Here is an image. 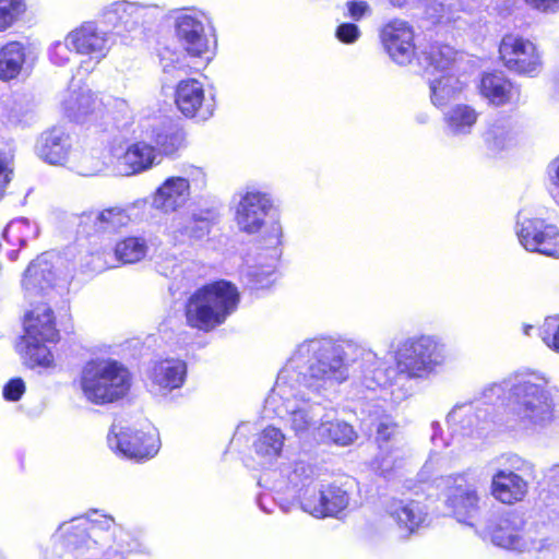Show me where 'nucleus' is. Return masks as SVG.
<instances>
[{
	"mask_svg": "<svg viewBox=\"0 0 559 559\" xmlns=\"http://www.w3.org/2000/svg\"><path fill=\"white\" fill-rule=\"evenodd\" d=\"M281 371H288V381L311 391L342 383L350 374L357 385L376 391L389 385L390 373L395 372L371 349L332 338L305 341Z\"/></svg>",
	"mask_w": 559,
	"mask_h": 559,
	"instance_id": "1",
	"label": "nucleus"
},
{
	"mask_svg": "<svg viewBox=\"0 0 559 559\" xmlns=\"http://www.w3.org/2000/svg\"><path fill=\"white\" fill-rule=\"evenodd\" d=\"M548 384V379L539 372H516L501 383L486 386L484 396L491 400L508 390L511 412L519 426L535 431L547 427L555 418V401Z\"/></svg>",
	"mask_w": 559,
	"mask_h": 559,
	"instance_id": "2",
	"label": "nucleus"
},
{
	"mask_svg": "<svg viewBox=\"0 0 559 559\" xmlns=\"http://www.w3.org/2000/svg\"><path fill=\"white\" fill-rule=\"evenodd\" d=\"M288 371H280L275 385L265 400V408L286 419L299 439L316 437L320 407L309 403L301 386L288 381Z\"/></svg>",
	"mask_w": 559,
	"mask_h": 559,
	"instance_id": "3",
	"label": "nucleus"
},
{
	"mask_svg": "<svg viewBox=\"0 0 559 559\" xmlns=\"http://www.w3.org/2000/svg\"><path fill=\"white\" fill-rule=\"evenodd\" d=\"M239 293L229 282L218 281L198 289L187 301L188 325L209 332L223 324L238 306Z\"/></svg>",
	"mask_w": 559,
	"mask_h": 559,
	"instance_id": "4",
	"label": "nucleus"
},
{
	"mask_svg": "<svg viewBox=\"0 0 559 559\" xmlns=\"http://www.w3.org/2000/svg\"><path fill=\"white\" fill-rule=\"evenodd\" d=\"M80 386L88 402L97 405L112 403L128 393L130 373L116 360H91L82 369Z\"/></svg>",
	"mask_w": 559,
	"mask_h": 559,
	"instance_id": "5",
	"label": "nucleus"
},
{
	"mask_svg": "<svg viewBox=\"0 0 559 559\" xmlns=\"http://www.w3.org/2000/svg\"><path fill=\"white\" fill-rule=\"evenodd\" d=\"M394 359L400 374L407 379H424L444 365L445 345L431 335L407 337L397 344Z\"/></svg>",
	"mask_w": 559,
	"mask_h": 559,
	"instance_id": "6",
	"label": "nucleus"
},
{
	"mask_svg": "<svg viewBox=\"0 0 559 559\" xmlns=\"http://www.w3.org/2000/svg\"><path fill=\"white\" fill-rule=\"evenodd\" d=\"M447 481L450 484L447 493L448 508L459 522L474 526L483 500L479 476L475 473H464L449 476Z\"/></svg>",
	"mask_w": 559,
	"mask_h": 559,
	"instance_id": "7",
	"label": "nucleus"
},
{
	"mask_svg": "<svg viewBox=\"0 0 559 559\" xmlns=\"http://www.w3.org/2000/svg\"><path fill=\"white\" fill-rule=\"evenodd\" d=\"M515 233L525 250L559 258V229L556 225L520 212Z\"/></svg>",
	"mask_w": 559,
	"mask_h": 559,
	"instance_id": "8",
	"label": "nucleus"
},
{
	"mask_svg": "<svg viewBox=\"0 0 559 559\" xmlns=\"http://www.w3.org/2000/svg\"><path fill=\"white\" fill-rule=\"evenodd\" d=\"M107 439L111 450L128 459H150L159 449L155 433L133 430L121 423L112 424Z\"/></svg>",
	"mask_w": 559,
	"mask_h": 559,
	"instance_id": "9",
	"label": "nucleus"
},
{
	"mask_svg": "<svg viewBox=\"0 0 559 559\" xmlns=\"http://www.w3.org/2000/svg\"><path fill=\"white\" fill-rule=\"evenodd\" d=\"M499 53L504 66L511 71L535 75L542 69V57L536 45L522 36L514 34L503 36Z\"/></svg>",
	"mask_w": 559,
	"mask_h": 559,
	"instance_id": "10",
	"label": "nucleus"
},
{
	"mask_svg": "<svg viewBox=\"0 0 559 559\" xmlns=\"http://www.w3.org/2000/svg\"><path fill=\"white\" fill-rule=\"evenodd\" d=\"M68 43L80 56L88 58L90 62L99 63L108 55L114 45L112 36L94 22H84L68 33Z\"/></svg>",
	"mask_w": 559,
	"mask_h": 559,
	"instance_id": "11",
	"label": "nucleus"
},
{
	"mask_svg": "<svg viewBox=\"0 0 559 559\" xmlns=\"http://www.w3.org/2000/svg\"><path fill=\"white\" fill-rule=\"evenodd\" d=\"M349 502L347 492L338 486H326L319 490L307 489L301 499V509L314 518L335 516Z\"/></svg>",
	"mask_w": 559,
	"mask_h": 559,
	"instance_id": "12",
	"label": "nucleus"
},
{
	"mask_svg": "<svg viewBox=\"0 0 559 559\" xmlns=\"http://www.w3.org/2000/svg\"><path fill=\"white\" fill-rule=\"evenodd\" d=\"M176 36L181 47L192 57H201L210 49L204 17L195 13H185L176 19Z\"/></svg>",
	"mask_w": 559,
	"mask_h": 559,
	"instance_id": "13",
	"label": "nucleus"
},
{
	"mask_svg": "<svg viewBox=\"0 0 559 559\" xmlns=\"http://www.w3.org/2000/svg\"><path fill=\"white\" fill-rule=\"evenodd\" d=\"M381 39L393 61L399 64L411 62L415 55L414 32L406 22H389L381 31Z\"/></svg>",
	"mask_w": 559,
	"mask_h": 559,
	"instance_id": "14",
	"label": "nucleus"
},
{
	"mask_svg": "<svg viewBox=\"0 0 559 559\" xmlns=\"http://www.w3.org/2000/svg\"><path fill=\"white\" fill-rule=\"evenodd\" d=\"M488 534L496 546L510 550L540 551L546 547V539L520 533L509 519H500Z\"/></svg>",
	"mask_w": 559,
	"mask_h": 559,
	"instance_id": "15",
	"label": "nucleus"
},
{
	"mask_svg": "<svg viewBox=\"0 0 559 559\" xmlns=\"http://www.w3.org/2000/svg\"><path fill=\"white\" fill-rule=\"evenodd\" d=\"M271 207L272 202L266 194L247 192L237 206L236 219L239 228L248 234L259 231Z\"/></svg>",
	"mask_w": 559,
	"mask_h": 559,
	"instance_id": "16",
	"label": "nucleus"
},
{
	"mask_svg": "<svg viewBox=\"0 0 559 559\" xmlns=\"http://www.w3.org/2000/svg\"><path fill=\"white\" fill-rule=\"evenodd\" d=\"M147 14V8L135 2L117 1L103 10L105 23L110 25L117 34L132 33L140 28Z\"/></svg>",
	"mask_w": 559,
	"mask_h": 559,
	"instance_id": "17",
	"label": "nucleus"
},
{
	"mask_svg": "<svg viewBox=\"0 0 559 559\" xmlns=\"http://www.w3.org/2000/svg\"><path fill=\"white\" fill-rule=\"evenodd\" d=\"M62 106L66 115L79 122H96L104 116L103 102L87 88L70 91Z\"/></svg>",
	"mask_w": 559,
	"mask_h": 559,
	"instance_id": "18",
	"label": "nucleus"
},
{
	"mask_svg": "<svg viewBox=\"0 0 559 559\" xmlns=\"http://www.w3.org/2000/svg\"><path fill=\"white\" fill-rule=\"evenodd\" d=\"M204 103V90L202 84L194 80L180 81L176 91V105L186 117H198L206 120L212 116L213 109Z\"/></svg>",
	"mask_w": 559,
	"mask_h": 559,
	"instance_id": "19",
	"label": "nucleus"
},
{
	"mask_svg": "<svg viewBox=\"0 0 559 559\" xmlns=\"http://www.w3.org/2000/svg\"><path fill=\"white\" fill-rule=\"evenodd\" d=\"M211 229L210 211H199L187 215L175 216L168 227V234L175 243H183L188 239H201Z\"/></svg>",
	"mask_w": 559,
	"mask_h": 559,
	"instance_id": "20",
	"label": "nucleus"
},
{
	"mask_svg": "<svg viewBox=\"0 0 559 559\" xmlns=\"http://www.w3.org/2000/svg\"><path fill=\"white\" fill-rule=\"evenodd\" d=\"M190 198V180L185 177H170L155 191L152 206L164 213L176 212Z\"/></svg>",
	"mask_w": 559,
	"mask_h": 559,
	"instance_id": "21",
	"label": "nucleus"
},
{
	"mask_svg": "<svg viewBox=\"0 0 559 559\" xmlns=\"http://www.w3.org/2000/svg\"><path fill=\"white\" fill-rule=\"evenodd\" d=\"M71 140L61 128H52L41 133L36 144V153L43 160L61 165L68 157Z\"/></svg>",
	"mask_w": 559,
	"mask_h": 559,
	"instance_id": "22",
	"label": "nucleus"
},
{
	"mask_svg": "<svg viewBox=\"0 0 559 559\" xmlns=\"http://www.w3.org/2000/svg\"><path fill=\"white\" fill-rule=\"evenodd\" d=\"M491 493L500 502L512 504L523 500L527 483L512 471L498 469L491 478Z\"/></svg>",
	"mask_w": 559,
	"mask_h": 559,
	"instance_id": "23",
	"label": "nucleus"
},
{
	"mask_svg": "<svg viewBox=\"0 0 559 559\" xmlns=\"http://www.w3.org/2000/svg\"><path fill=\"white\" fill-rule=\"evenodd\" d=\"M55 265L50 254L45 253L31 262L24 273L22 285L29 295H37L52 287L56 282Z\"/></svg>",
	"mask_w": 559,
	"mask_h": 559,
	"instance_id": "24",
	"label": "nucleus"
},
{
	"mask_svg": "<svg viewBox=\"0 0 559 559\" xmlns=\"http://www.w3.org/2000/svg\"><path fill=\"white\" fill-rule=\"evenodd\" d=\"M187 373L186 364L177 359H165L156 362L150 373L153 388L159 393H166L180 388Z\"/></svg>",
	"mask_w": 559,
	"mask_h": 559,
	"instance_id": "25",
	"label": "nucleus"
},
{
	"mask_svg": "<svg viewBox=\"0 0 559 559\" xmlns=\"http://www.w3.org/2000/svg\"><path fill=\"white\" fill-rule=\"evenodd\" d=\"M386 513L408 534L415 532L427 516L424 507L414 500L392 499L386 504Z\"/></svg>",
	"mask_w": 559,
	"mask_h": 559,
	"instance_id": "26",
	"label": "nucleus"
},
{
	"mask_svg": "<svg viewBox=\"0 0 559 559\" xmlns=\"http://www.w3.org/2000/svg\"><path fill=\"white\" fill-rule=\"evenodd\" d=\"M156 159L154 147L145 142H138L118 156V170L121 175L129 176L151 168Z\"/></svg>",
	"mask_w": 559,
	"mask_h": 559,
	"instance_id": "27",
	"label": "nucleus"
},
{
	"mask_svg": "<svg viewBox=\"0 0 559 559\" xmlns=\"http://www.w3.org/2000/svg\"><path fill=\"white\" fill-rule=\"evenodd\" d=\"M24 325L26 340L55 342L58 337L52 311L47 306L29 311L25 317Z\"/></svg>",
	"mask_w": 559,
	"mask_h": 559,
	"instance_id": "28",
	"label": "nucleus"
},
{
	"mask_svg": "<svg viewBox=\"0 0 559 559\" xmlns=\"http://www.w3.org/2000/svg\"><path fill=\"white\" fill-rule=\"evenodd\" d=\"M427 78L430 98L436 107H444L454 100L463 90L460 80L452 72L425 75Z\"/></svg>",
	"mask_w": 559,
	"mask_h": 559,
	"instance_id": "29",
	"label": "nucleus"
},
{
	"mask_svg": "<svg viewBox=\"0 0 559 559\" xmlns=\"http://www.w3.org/2000/svg\"><path fill=\"white\" fill-rule=\"evenodd\" d=\"M448 425L453 435L475 436L483 429L481 416L473 404L456 405L448 415Z\"/></svg>",
	"mask_w": 559,
	"mask_h": 559,
	"instance_id": "30",
	"label": "nucleus"
},
{
	"mask_svg": "<svg viewBox=\"0 0 559 559\" xmlns=\"http://www.w3.org/2000/svg\"><path fill=\"white\" fill-rule=\"evenodd\" d=\"M408 457V449L403 440H394L391 444H380L379 453L374 457L373 468L386 477L394 471L402 468Z\"/></svg>",
	"mask_w": 559,
	"mask_h": 559,
	"instance_id": "31",
	"label": "nucleus"
},
{
	"mask_svg": "<svg viewBox=\"0 0 559 559\" xmlns=\"http://www.w3.org/2000/svg\"><path fill=\"white\" fill-rule=\"evenodd\" d=\"M26 61V46L17 40L7 43L0 49V80L19 76Z\"/></svg>",
	"mask_w": 559,
	"mask_h": 559,
	"instance_id": "32",
	"label": "nucleus"
},
{
	"mask_svg": "<svg viewBox=\"0 0 559 559\" xmlns=\"http://www.w3.org/2000/svg\"><path fill=\"white\" fill-rule=\"evenodd\" d=\"M481 95L491 104L504 105L518 95V91L510 81L497 73H487L483 76L479 85Z\"/></svg>",
	"mask_w": 559,
	"mask_h": 559,
	"instance_id": "33",
	"label": "nucleus"
},
{
	"mask_svg": "<svg viewBox=\"0 0 559 559\" xmlns=\"http://www.w3.org/2000/svg\"><path fill=\"white\" fill-rule=\"evenodd\" d=\"M457 52L449 45H432L423 53L425 75L451 72Z\"/></svg>",
	"mask_w": 559,
	"mask_h": 559,
	"instance_id": "34",
	"label": "nucleus"
},
{
	"mask_svg": "<svg viewBox=\"0 0 559 559\" xmlns=\"http://www.w3.org/2000/svg\"><path fill=\"white\" fill-rule=\"evenodd\" d=\"M515 128L510 119L499 118L490 122L483 134L484 142L490 152H500L515 141Z\"/></svg>",
	"mask_w": 559,
	"mask_h": 559,
	"instance_id": "35",
	"label": "nucleus"
},
{
	"mask_svg": "<svg viewBox=\"0 0 559 559\" xmlns=\"http://www.w3.org/2000/svg\"><path fill=\"white\" fill-rule=\"evenodd\" d=\"M478 119V114L468 105H456L444 117L445 132L452 136L469 134Z\"/></svg>",
	"mask_w": 559,
	"mask_h": 559,
	"instance_id": "36",
	"label": "nucleus"
},
{
	"mask_svg": "<svg viewBox=\"0 0 559 559\" xmlns=\"http://www.w3.org/2000/svg\"><path fill=\"white\" fill-rule=\"evenodd\" d=\"M96 233L115 234L129 225L131 218L124 209L115 206L86 215Z\"/></svg>",
	"mask_w": 559,
	"mask_h": 559,
	"instance_id": "37",
	"label": "nucleus"
},
{
	"mask_svg": "<svg viewBox=\"0 0 559 559\" xmlns=\"http://www.w3.org/2000/svg\"><path fill=\"white\" fill-rule=\"evenodd\" d=\"M284 440L281 429L269 426L258 436L253 447L259 456L271 463L281 455Z\"/></svg>",
	"mask_w": 559,
	"mask_h": 559,
	"instance_id": "38",
	"label": "nucleus"
},
{
	"mask_svg": "<svg viewBox=\"0 0 559 559\" xmlns=\"http://www.w3.org/2000/svg\"><path fill=\"white\" fill-rule=\"evenodd\" d=\"M316 438L347 445L354 441L356 433L350 425L344 421H322L317 428Z\"/></svg>",
	"mask_w": 559,
	"mask_h": 559,
	"instance_id": "39",
	"label": "nucleus"
},
{
	"mask_svg": "<svg viewBox=\"0 0 559 559\" xmlns=\"http://www.w3.org/2000/svg\"><path fill=\"white\" fill-rule=\"evenodd\" d=\"M183 134L181 129L168 121L154 130V142L165 155H173L182 145Z\"/></svg>",
	"mask_w": 559,
	"mask_h": 559,
	"instance_id": "40",
	"label": "nucleus"
},
{
	"mask_svg": "<svg viewBox=\"0 0 559 559\" xmlns=\"http://www.w3.org/2000/svg\"><path fill=\"white\" fill-rule=\"evenodd\" d=\"M148 246L143 237H127L116 245L115 253L123 263L141 261L147 253Z\"/></svg>",
	"mask_w": 559,
	"mask_h": 559,
	"instance_id": "41",
	"label": "nucleus"
},
{
	"mask_svg": "<svg viewBox=\"0 0 559 559\" xmlns=\"http://www.w3.org/2000/svg\"><path fill=\"white\" fill-rule=\"evenodd\" d=\"M87 522L85 520H73L60 524L58 534L64 536L68 547L79 548L87 542L86 533Z\"/></svg>",
	"mask_w": 559,
	"mask_h": 559,
	"instance_id": "42",
	"label": "nucleus"
},
{
	"mask_svg": "<svg viewBox=\"0 0 559 559\" xmlns=\"http://www.w3.org/2000/svg\"><path fill=\"white\" fill-rule=\"evenodd\" d=\"M25 10L24 0H0V32L10 28Z\"/></svg>",
	"mask_w": 559,
	"mask_h": 559,
	"instance_id": "43",
	"label": "nucleus"
},
{
	"mask_svg": "<svg viewBox=\"0 0 559 559\" xmlns=\"http://www.w3.org/2000/svg\"><path fill=\"white\" fill-rule=\"evenodd\" d=\"M27 342V355L29 359L38 366L50 367L53 362V356L50 349L41 344L45 341H33L26 340Z\"/></svg>",
	"mask_w": 559,
	"mask_h": 559,
	"instance_id": "44",
	"label": "nucleus"
},
{
	"mask_svg": "<svg viewBox=\"0 0 559 559\" xmlns=\"http://www.w3.org/2000/svg\"><path fill=\"white\" fill-rule=\"evenodd\" d=\"M73 52L72 44L68 43V35L63 41L58 40L51 44L48 50L50 61L58 67L69 64Z\"/></svg>",
	"mask_w": 559,
	"mask_h": 559,
	"instance_id": "45",
	"label": "nucleus"
},
{
	"mask_svg": "<svg viewBox=\"0 0 559 559\" xmlns=\"http://www.w3.org/2000/svg\"><path fill=\"white\" fill-rule=\"evenodd\" d=\"M542 337L548 347L559 353V317H549L545 320Z\"/></svg>",
	"mask_w": 559,
	"mask_h": 559,
	"instance_id": "46",
	"label": "nucleus"
},
{
	"mask_svg": "<svg viewBox=\"0 0 559 559\" xmlns=\"http://www.w3.org/2000/svg\"><path fill=\"white\" fill-rule=\"evenodd\" d=\"M377 442L380 445L394 443V440H401L397 437L395 423L390 417L382 418L377 425Z\"/></svg>",
	"mask_w": 559,
	"mask_h": 559,
	"instance_id": "47",
	"label": "nucleus"
},
{
	"mask_svg": "<svg viewBox=\"0 0 559 559\" xmlns=\"http://www.w3.org/2000/svg\"><path fill=\"white\" fill-rule=\"evenodd\" d=\"M438 8H435V14L431 17L438 22H451L460 19L456 14L461 10V2L459 0H450L445 2H439Z\"/></svg>",
	"mask_w": 559,
	"mask_h": 559,
	"instance_id": "48",
	"label": "nucleus"
},
{
	"mask_svg": "<svg viewBox=\"0 0 559 559\" xmlns=\"http://www.w3.org/2000/svg\"><path fill=\"white\" fill-rule=\"evenodd\" d=\"M335 36L344 44H353L359 38L360 31L356 24L343 23L337 26Z\"/></svg>",
	"mask_w": 559,
	"mask_h": 559,
	"instance_id": "49",
	"label": "nucleus"
},
{
	"mask_svg": "<svg viewBox=\"0 0 559 559\" xmlns=\"http://www.w3.org/2000/svg\"><path fill=\"white\" fill-rule=\"evenodd\" d=\"M12 173V157L0 150V197L3 193L5 186L10 182Z\"/></svg>",
	"mask_w": 559,
	"mask_h": 559,
	"instance_id": "50",
	"label": "nucleus"
},
{
	"mask_svg": "<svg viewBox=\"0 0 559 559\" xmlns=\"http://www.w3.org/2000/svg\"><path fill=\"white\" fill-rule=\"evenodd\" d=\"M448 459L433 450L423 467V474H433L447 469Z\"/></svg>",
	"mask_w": 559,
	"mask_h": 559,
	"instance_id": "51",
	"label": "nucleus"
},
{
	"mask_svg": "<svg viewBox=\"0 0 559 559\" xmlns=\"http://www.w3.org/2000/svg\"><path fill=\"white\" fill-rule=\"evenodd\" d=\"M25 391V384L22 379L10 380L3 388V396L8 401H19Z\"/></svg>",
	"mask_w": 559,
	"mask_h": 559,
	"instance_id": "52",
	"label": "nucleus"
},
{
	"mask_svg": "<svg viewBox=\"0 0 559 559\" xmlns=\"http://www.w3.org/2000/svg\"><path fill=\"white\" fill-rule=\"evenodd\" d=\"M347 9L349 16L355 21H359L365 14H367L370 11L369 4L366 1L361 0L348 1Z\"/></svg>",
	"mask_w": 559,
	"mask_h": 559,
	"instance_id": "53",
	"label": "nucleus"
},
{
	"mask_svg": "<svg viewBox=\"0 0 559 559\" xmlns=\"http://www.w3.org/2000/svg\"><path fill=\"white\" fill-rule=\"evenodd\" d=\"M530 7L542 12L559 11V0H524Z\"/></svg>",
	"mask_w": 559,
	"mask_h": 559,
	"instance_id": "54",
	"label": "nucleus"
},
{
	"mask_svg": "<svg viewBox=\"0 0 559 559\" xmlns=\"http://www.w3.org/2000/svg\"><path fill=\"white\" fill-rule=\"evenodd\" d=\"M503 467L501 469H509L513 473L524 471L526 467H528V464L522 460L519 455L515 454H509L504 457Z\"/></svg>",
	"mask_w": 559,
	"mask_h": 559,
	"instance_id": "55",
	"label": "nucleus"
},
{
	"mask_svg": "<svg viewBox=\"0 0 559 559\" xmlns=\"http://www.w3.org/2000/svg\"><path fill=\"white\" fill-rule=\"evenodd\" d=\"M548 176L554 191L559 194V156L548 165Z\"/></svg>",
	"mask_w": 559,
	"mask_h": 559,
	"instance_id": "56",
	"label": "nucleus"
},
{
	"mask_svg": "<svg viewBox=\"0 0 559 559\" xmlns=\"http://www.w3.org/2000/svg\"><path fill=\"white\" fill-rule=\"evenodd\" d=\"M282 236V227L277 222H273L270 226L269 245L276 246L280 242Z\"/></svg>",
	"mask_w": 559,
	"mask_h": 559,
	"instance_id": "57",
	"label": "nucleus"
},
{
	"mask_svg": "<svg viewBox=\"0 0 559 559\" xmlns=\"http://www.w3.org/2000/svg\"><path fill=\"white\" fill-rule=\"evenodd\" d=\"M557 476H559V466L551 468L549 476H548L550 481L554 483L556 486H558V484L556 483V479H555Z\"/></svg>",
	"mask_w": 559,
	"mask_h": 559,
	"instance_id": "58",
	"label": "nucleus"
},
{
	"mask_svg": "<svg viewBox=\"0 0 559 559\" xmlns=\"http://www.w3.org/2000/svg\"><path fill=\"white\" fill-rule=\"evenodd\" d=\"M163 68H164V72H171V71L179 72L181 70L180 67H177L175 64H168V63H163Z\"/></svg>",
	"mask_w": 559,
	"mask_h": 559,
	"instance_id": "59",
	"label": "nucleus"
},
{
	"mask_svg": "<svg viewBox=\"0 0 559 559\" xmlns=\"http://www.w3.org/2000/svg\"><path fill=\"white\" fill-rule=\"evenodd\" d=\"M15 255H16V252H15V251H11V253H10V258H11L12 260H13V259H15Z\"/></svg>",
	"mask_w": 559,
	"mask_h": 559,
	"instance_id": "60",
	"label": "nucleus"
},
{
	"mask_svg": "<svg viewBox=\"0 0 559 559\" xmlns=\"http://www.w3.org/2000/svg\"><path fill=\"white\" fill-rule=\"evenodd\" d=\"M476 534H478L481 538H485L486 537V534L484 533H480L479 531L476 530Z\"/></svg>",
	"mask_w": 559,
	"mask_h": 559,
	"instance_id": "61",
	"label": "nucleus"
},
{
	"mask_svg": "<svg viewBox=\"0 0 559 559\" xmlns=\"http://www.w3.org/2000/svg\"><path fill=\"white\" fill-rule=\"evenodd\" d=\"M431 439H432L433 444L436 445V441H437L436 436H432V438H431Z\"/></svg>",
	"mask_w": 559,
	"mask_h": 559,
	"instance_id": "62",
	"label": "nucleus"
},
{
	"mask_svg": "<svg viewBox=\"0 0 559 559\" xmlns=\"http://www.w3.org/2000/svg\"><path fill=\"white\" fill-rule=\"evenodd\" d=\"M528 329H531V326L526 328V330H525V333H526V334H528V333H530V330H528Z\"/></svg>",
	"mask_w": 559,
	"mask_h": 559,
	"instance_id": "63",
	"label": "nucleus"
}]
</instances>
